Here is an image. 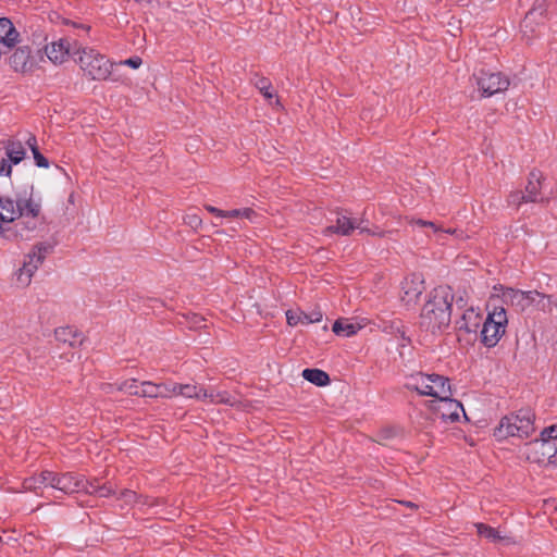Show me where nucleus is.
I'll list each match as a JSON object with an SVG mask.
<instances>
[{"mask_svg":"<svg viewBox=\"0 0 557 557\" xmlns=\"http://www.w3.org/2000/svg\"><path fill=\"white\" fill-rule=\"evenodd\" d=\"M302 377L317 386H325L330 383L329 374L320 369H305Z\"/></svg>","mask_w":557,"mask_h":557,"instance_id":"29","label":"nucleus"},{"mask_svg":"<svg viewBox=\"0 0 557 557\" xmlns=\"http://www.w3.org/2000/svg\"><path fill=\"white\" fill-rule=\"evenodd\" d=\"M92 483V487L89 485V490L92 492L91 494H96L100 497H109L114 494V490L110 485H97L95 481H90Z\"/></svg>","mask_w":557,"mask_h":557,"instance_id":"35","label":"nucleus"},{"mask_svg":"<svg viewBox=\"0 0 557 557\" xmlns=\"http://www.w3.org/2000/svg\"><path fill=\"white\" fill-rule=\"evenodd\" d=\"M529 309L535 308L541 311H547L550 309V298L537 290H529Z\"/></svg>","mask_w":557,"mask_h":557,"instance_id":"28","label":"nucleus"},{"mask_svg":"<svg viewBox=\"0 0 557 557\" xmlns=\"http://www.w3.org/2000/svg\"><path fill=\"white\" fill-rule=\"evenodd\" d=\"M39 52L38 50L34 53L28 46L18 47L10 57V64L15 72L30 73L36 69L38 60L41 59Z\"/></svg>","mask_w":557,"mask_h":557,"instance_id":"14","label":"nucleus"},{"mask_svg":"<svg viewBox=\"0 0 557 557\" xmlns=\"http://www.w3.org/2000/svg\"><path fill=\"white\" fill-rule=\"evenodd\" d=\"M240 215V209H234V210H223V218H239Z\"/></svg>","mask_w":557,"mask_h":557,"instance_id":"43","label":"nucleus"},{"mask_svg":"<svg viewBox=\"0 0 557 557\" xmlns=\"http://www.w3.org/2000/svg\"><path fill=\"white\" fill-rule=\"evenodd\" d=\"M547 1L534 0L531 9L527 12L522 23L521 30L524 36H532L540 33L546 22Z\"/></svg>","mask_w":557,"mask_h":557,"instance_id":"12","label":"nucleus"},{"mask_svg":"<svg viewBox=\"0 0 557 557\" xmlns=\"http://www.w3.org/2000/svg\"><path fill=\"white\" fill-rule=\"evenodd\" d=\"M542 174L533 171L529 175L528 184L525 186L527 201L535 202L543 198L540 196Z\"/></svg>","mask_w":557,"mask_h":557,"instance_id":"24","label":"nucleus"},{"mask_svg":"<svg viewBox=\"0 0 557 557\" xmlns=\"http://www.w3.org/2000/svg\"><path fill=\"white\" fill-rule=\"evenodd\" d=\"M176 384L177 383H161V384H158L159 398L176 397Z\"/></svg>","mask_w":557,"mask_h":557,"instance_id":"34","label":"nucleus"},{"mask_svg":"<svg viewBox=\"0 0 557 557\" xmlns=\"http://www.w3.org/2000/svg\"><path fill=\"white\" fill-rule=\"evenodd\" d=\"M522 202H528L525 193L517 190L512 191L508 197V203L511 206H520Z\"/></svg>","mask_w":557,"mask_h":557,"instance_id":"37","label":"nucleus"},{"mask_svg":"<svg viewBox=\"0 0 557 557\" xmlns=\"http://www.w3.org/2000/svg\"><path fill=\"white\" fill-rule=\"evenodd\" d=\"M521 454L531 462L539 465L553 463L557 454V443L547 440H535L528 443L522 448Z\"/></svg>","mask_w":557,"mask_h":557,"instance_id":"10","label":"nucleus"},{"mask_svg":"<svg viewBox=\"0 0 557 557\" xmlns=\"http://www.w3.org/2000/svg\"><path fill=\"white\" fill-rule=\"evenodd\" d=\"M481 320V312L478 309L470 307L463 311L460 321L457 323L460 330H465L467 332H475L480 326Z\"/></svg>","mask_w":557,"mask_h":557,"instance_id":"23","label":"nucleus"},{"mask_svg":"<svg viewBox=\"0 0 557 557\" xmlns=\"http://www.w3.org/2000/svg\"><path fill=\"white\" fill-rule=\"evenodd\" d=\"M362 220L351 219L347 215L338 214L336 219V225H332L325 228L324 233L326 235L336 233L338 235H349L354 230H360V232H368L366 227L362 226Z\"/></svg>","mask_w":557,"mask_h":557,"instance_id":"18","label":"nucleus"},{"mask_svg":"<svg viewBox=\"0 0 557 557\" xmlns=\"http://www.w3.org/2000/svg\"><path fill=\"white\" fill-rule=\"evenodd\" d=\"M257 88L260 90V92L267 99H272L273 94L271 91V84L265 78H260L256 83Z\"/></svg>","mask_w":557,"mask_h":557,"instance_id":"36","label":"nucleus"},{"mask_svg":"<svg viewBox=\"0 0 557 557\" xmlns=\"http://www.w3.org/2000/svg\"><path fill=\"white\" fill-rule=\"evenodd\" d=\"M453 300L454 295L448 286L434 288L422 308L420 315L421 327L431 333L446 330L451 320Z\"/></svg>","mask_w":557,"mask_h":557,"instance_id":"2","label":"nucleus"},{"mask_svg":"<svg viewBox=\"0 0 557 557\" xmlns=\"http://www.w3.org/2000/svg\"><path fill=\"white\" fill-rule=\"evenodd\" d=\"M475 528L480 536L486 539L492 543H504L506 545H509L511 543L509 537L502 535L500 531L492 527H488L483 523H476Z\"/></svg>","mask_w":557,"mask_h":557,"instance_id":"25","label":"nucleus"},{"mask_svg":"<svg viewBox=\"0 0 557 557\" xmlns=\"http://www.w3.org/2000/svg\"><path fill=\"white\" fill-rule=\"evenodd\" d=\"M20 41V33L7 17H0V45L7 48L14 47Z\"/></svg>","mask_w":557,"mask_h":557,"instance_id":"21","label":"nucleus"},{"mask_svg":"<svg viewBox=\"0 0 557 557\" xmlns=\"http://www.w3.org/2000/svg\"><path fill=\"white\" fill-rule=\"evenodd\" d=\"M535 416L530 409H522L518 412L502 418L494 431L497 441H505L509 437L525 438L533 434Z\"/></svg>","mask_w":557,"mask_h":557,"instance_id":"3","label":"nucleus"},{"mask_svg":"<svg viewBox=\"0 0 557 557\" xmlns=\"http://www.w3.org/2000/svg\"><path fill=\"white\" fill-rule=\"evenodd\" d=\"M405 385L408 389L416 391L422 396L434 397L435 400L451 396L448 379L440 374H411L407 377Z\"/></svg>","mask_w":557,"mask_h":557,"instance_id":"4","label":"nucleus"},{"mask_svg":"<svg viewBox=\"0 0 557 557\" xmlns=\"http://www.w3.org/2000/svg\"><path fill=\"white\" fill-rule=\"evenodd\" d=\"M55 337L58 341L63 343H69L70 346H74L76 343H81V336L76 334V332L66 326L60 327L55 330Z\"/></svg>","mask_w":557,"mask_h":557,"instance_id":"31","label":"nucleus"},{"mask_svg":"<svg viewBox=\"0 0 557 557\" xmlns=\"http://www.w3.org/2000/svg\"><path fill=\"white\" fill-rule=\"evenodd\" d=\"M205 208H206V210H207L208 212H210V213H212V214L216 215L218 218H223V210L218 209V208H215V207H213V206H210V205L206 206Z\"/></svg>","mask_w":557,"mask_h":557,"instance_id":"42","label":"nucleus"},{"mask_svg":"<svg viewBox=\"0 0 557 557\" xmlns=\"http://www.w3.org/2000/svg\"><path fill=\"white\" fill-rule=\"evenodd\" d=\"M528 297L529 290L523 292L512 287H505L499 285L494 287L491 300L493 302L500 300L502 304L510 306L517 311H524L529 309Z\"/></svg>","mask_w":557,"mask_h":557,"instance_id":"13","label":"nucleus"},{"mask_svg":"<svg viewBox=\"0 0 557 557\" xmlns=\"http://www.w3.org/2000/svg\"><path fill=\"white\" fill-rule=\"evenodd\" d=\"M239 218L247 219L251 222H255L256 218H257V213L251 208H243V209H240Z\"/></svg>","mask_w":557,"mask_h":557,"instance_id":"39","label":"nucleus"},{"mask_svg":"<svg viewBox=\"0 0 557 557\" xmlns=\"http://www.w3.org/2000/svg\"><path fill=\"white\" fill-rule=\"evenodd\" d=\"M121 64L131 66L133 69H138L141 64V59L138 57L129 58V59H126L123 62H121Z\"/></svg>","mask_w":557,"mask_h":557,"instance_id":"40","label":"nucleus"},{"mask_svg":"<svg viewBox=\"0 0 557 557\" xmlns=\"http://www.w3.org/2000/svg\"><path fill=\"white\" fill-rule=\"evenodd\" d=\"M114 388L128 395L139 396L140 383H138L135 379H128L122 382H116L114 384H107L104 387L107 392H111Z\"/></svg>","mask_w":557,"mask_h":557,"instance_id":"26","label":"nucleus"},{"mask_svg":"<svg viewBox=\"0 0 557 557\" xmlns=\"http://www.w3.org/2000/svg\"><path fill=\"white\" fill-rule=\"evenodd\" d=\"M50 471H42L40 474L24 480L23 487L25 491L37 492L42 487L49 486Z\"/></svg>","mask_w":557,"mask_h":557,"instance_id":"27","label":"nucleus"},{"mask_svg":"<svg viewBox=\"0 0 557 557\" xmlns=\"http://www.w3.org/2000/svg\"><path fill=\"white\" fill-rule=\"evenodd\" d=\"M139 396L159 398L158 384L152 383L150 381L141 382Z\"/></svg>","mask_w":557,"mask_h":557,"instance_id":"33","label":"nucleus"},{"mask_svg":"<svg viewBox=\"0 0 557 557\" xmlns=\"http://www.w3.org/2000/svg\"><path fill=\"white\" fill-rule=\"evenodd\" d=\"M72 50L71 42L67 38H60L57 41H52L50 45H47L45 48V52L47 58L53 64H62L64 63Z\"/></svg>","mask_w":557,"mask_h":557,"instance_id":"19","label":"nucleus"},{"mask_svg":"<svg viewBox=\"0 0 557 557\" xmlns=\"http://www.w3.org/2000/svg\"><path fill=\"white\" fill-rule=\"evenodd\" d=\"M78 64L87 76L98 81L107 79L113 66L103 54L92 48H83L81 50Z\"/></svg>","mask_w":557,"mask_h":557,"instance_id":"5","label":"nucleus"},{"mask_svg":"<svg viewBox=\"0 0 557 557\" xmlns=\"http://www.w3.org/2000/svg\"><path fill=\"white\" fill-rule=\"evenodd\" d=\"M476 84L482 94L488 97L506 90L509 86V81L500 73L481 71L476 76Z\"/></svg>","mask_w":557,"mask_h":557,"instance_id":"15","label":"nucleus"},{"mask_svg":"<svg viewBox=\"0 0 557 557\" xmlns=\"http://www.w3.org/2000/svg\"><path fill=\"white\" fill-rule=\"evenodd\" d=\"M49 486L61 491L65 494L73 493H92L89 490V485L92 487V483L86 480L83 475L67 472L63 474H58L50 471V475L48 476Z\"/></svg>","mask_w":557,"mask_h":557,"instance_id":"9","label":"nucleus"},{"mask_svg":"<svg viewBox=\"0 0 557 557\" xmlns=\"http://www.w3.org/2000/svg\"><path fill=\"white\" fill-rule=\"evenodd\" d=\"M508 323L507 313L503 306L493 305L481 331L482 342L487 347H494L505 334Z\"/></svg>","mask_w":557,"mask_h":557,"instance_id":"6","label":"nucleus"},{"mask_svg":"<svg viewBox=\"0 0 557 557\" xmlns=\"http://www.w3.org/2000/svg\"><path fill=\"white\" fill-rule=\"evenodd\" d=\"M42 219V197L35 191L34 185L14 188L11 193L0 194V237L11 238L12 224L24 225L27 232L34 231Z\"/></svg>","mask_w":557,"mask_h":557,"instance_id":"1","label":"nucleus"},{"mask_svg":"<svg viewBox=\"0 0 557 557\" xmlns=\"http://www.w3.org/2000/svg\"><path fill=\"white\" fill-rule=\"evenodd\" d=\"M49 252L46 244L35 245L23 259L22 267L15 272V283L18 287H26Z\"/></svg>","mask_w":557,"mask_h":557,"instance_id":"7","label":"nucleus"},{"mask_svg":"<svg viewBox=\"0 0 557 557\" xmlns=\"http://www.w3.org/2000/svg\"><path fill=\"white\" fill-rule=\"evenodd\" d=\"M363 325L360 324L359 322L346 318H341L334 322L332 331L337 336L350 337L356 335L358 331H360Z\"/></svg>","mask_w":557,"mask_h":557,"instance_id":"22","label":"nucleus"},{"mask_svg":"<svg viewBox=\"0 0 557 557\" xmlns=\"http://www.w3.org/2000/svg\"><path fill=\"white\" fill-rule=\"evenodd\" d=\"M424 290V281L421 274H411L404 278L400 286V300L406 306L414 305Z\"/></svg>","mask_w":557,"mask_h":557,"instance_id":"16","label":"nucleus"},{"mask_svg":"<svg viewBox=\"0 0 557 557\" xmlns=\"http://www.w3.org/2000/svg\"><path fill=\"white\" fill-rule=\"evenodd\" d=\"M410 223L419 226H428L432 230V232L436 235V239H442L444 234H455L457 231L451 228H441L436 226L433 222L424 221V220H411Z\"/></svg>","mask_w":557,"mask_h":557,"instance_id":"32","label":"nucleus"},{"mask_svg":"<svg viewBox=\"0 0 557 557\" xmlns=\"http://www.w3.org/2000/svg\"><path fill=\"white\" fill-rule=\"evenodd\" d=\"M176 396L196 398L209 404L234 405V397L226 391L203 389L196 384H176Z\"/></svg>","mask_w":557,"mask_h":557,"instance_id":"8","label":"nucleus"},{"mask_svg":"<svg viewBox=\"0 0 557 557\" xmlns=\"http://www.w3.org/2000/svg\"><path fill=\"white\" fill-rule=\"evenodd\" d=\"M5 157L0 160V175L10 177L13 165L21 163L26 158V143L16 138H8L2 141Z\"/></svg>","mask_w":557,"mask_h":557,"instance_id":"11","label":"nucleus"},{"mask_svg":"<svg viewBox=\"0 0 557 557\" xmlns=\"http://www.w3.org/2000/svg\"><path fill=\"white\" fill-rule=\"evenodd\" d=\"M201 220L197 215H189L188 216V224L193 227H197L200 225Z\"/></svg>","mask_w":557,"mask_h":557,"instance_id":"44","label":"nucleus"},{"mask_svg":"<svg viewBox=\"0 0 557 557\" xmlns=\"http://www.w3.org/2000/svg\"><path fill=\"white\" fill-rule=\"evenodd\" d=\"M121 497L124 498L126 504H131L135 500L136 494L133 491H123Z\"/></svg>","mask_w":557,"mask_h":557,"instance_id":"41","label":"nucleus"},{"mask_svg":"<svg viewBox=\"0 0 557 557\" xmlns=\"http://www.w3.org/2000/svg\"><path fill=\"white\" fill-rule=\"evenodd\" d=\"M26 145L32 150L35 163L38 168L48 169L49 161L38 150L37 139L34 135H28L26 138Z\"/></svg>","mask_w":557,"mask_h":557,"instance_id":"30","label":"nucleus"},{"mask_svg":"<svg viewBox=\"0 0 557 557\" xmlns=\"http://www.w3.org/2000/svg\"><path fill=\"white\" fill-rule=\"evenodd\" d=\"M323 313L320 309H313L311 312H304L298 310H288L286 312V320L290 326L298 324H312L322 320Z\"/></svg>","mask_w":557,"mask_h":557,"instance_id":"20","label":"nucleus"},{"mask_svg":"<svg viewBox=\"0 0 557 557\" xmlns=\"http://www.w3.org/2000/svg\"><path fill=\"white\" fill-rule=\"evenodd\" d=\"M540 440H547V441H554L557 440V426L552 425L549 428H546L541 433Z\"/></svg>","mask_w":557,"mask_h":557,"instance_id":"38","label":"nucleus"},{"mask_svg":"<svg viewBox=\"0 0 557 557\" xmlns=\"http://www.w3.org/2000/svg\"><path fill=\"white\" fill-rule=\"evenodd\" d=\"M431 409L434 410L435 413L444 421L454 422L459 420L461 413L465 414L461 403L453 399L451 396L442 397L438 400H433Z\"/></svg>","mask_w":557,"mask_h":557,"instance_id":"17","label":"nucleus"}]
</instances>
